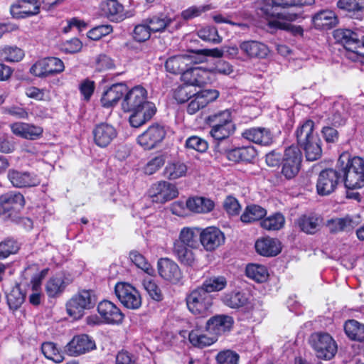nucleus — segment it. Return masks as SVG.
<instances>
[{"mask_svg":"<svg viewBox=\"0 0 364 364\" xmlns=\"http://www.w3.org/2000/svg\"><path fill=\"white\" fill-rule=\"evenodd\" d=\"M314 0H263L260 10L267 17L275 18L272 24L282 29H288L289 25L281 22L296 21L301 15V7L311 4Z\"/></svg>","mask_w":364,"mask_h":364,"instance_id":"f257e3e1","label":"nucleus"},{"mask_svg":"<svg viewBox=\"0 0 364 364\" xmlns=\"http://www.w3.org/2000/svg\"><path fill=\"white\" fill-rule=\"evenodd\" d=\"M337 166L343 173L344 183L349 189L360 188L364 186V159L359 156L350 157L349 153L341 154Z\"/></svg>","mask_w":364,"mask_h":364,"instance_id":"f03ea898","label":"nucleus"},{"mask_svg":"<svg viewBox=\"0 0 364 364\" xmlns=\"http://www.w3.org/2000/svg\"><path fill=\"white\" fill-rule=\"evenodd\" d=\"M205 123L211 128L210 134L215 140H223L234 132L231 112L228 109L210 114L205 117Z\"/></svg>","mask_w":364,"mask_h":364,"instance_id":"7ed1b4c3","label":"nucleus"},{"mask_svg":"<svg viewBox=\"0 0 364 364\" xmlns=\"http://www.w3.org/2000/svg\"><path fill=\"white\" fill-rule=\"evenodd\" d=\"M298 143L304 147L307 161H314L318 158V135L314 132V122L306 121L296 131Z\"/></svg>","mask_w":364,"mask_h":364,"instance_id":"20e7f679","label":"nucleus"},{"mask_svg":"<svg viewBox=\"0 0 364 364\" xmlns=\"http://www.w3.org/2000/svg\"><path fill=\"white\" fill-rule=\"evenodd\" d=\"M97 300V295L93 290H80L66 303L67 313L70 317L79 319L82 317L85 310L95 307Z\"/></svg>","mask_w":364,"mask_h":364,"instance_id":"39448f33","label":"nucleus"},{"mask_svg":"<svg viewBox=\"0 0 364 364\" xmlns=\"http://www.w3.org/2000/svg\"><path fill=\"white\" fill-rule=\"evenodd\" d=\"M188 309L198 317H206L212 312L213 297L200 287L191 291L186 296Z\"/></svg>","mask_w":364,"mask_h":364,"instance_id":"423d86ee","label":"nucleus"},{"mask_svg":"<svg viewBox=\"0 0 364 364\" xmlns=\"http://www.w3.org/2000/svg\"><path fill=\"white\" fill-rule=\"evenodd\" d=\"M336 42L341 44L347 51V57L353 60H358V54H364V47L358 34L350 29L338 28L333 33Z\"/></svg>","mask_w":364,"mask_h":364,"instance_id":"0eeeda50","label":"nucleus"},{"mask_svg":"<svg viewBox=\"0 0 364 364\" xmlns=\"http://www.w3.org/2000/svg\"><path fill=\"white\" fill-rule=\"evenodd\" d=\"M114 293L125 308L136 310L141 307L142 303L141 294L131 284L117 282L114 287Z\"/></svg>","mask_w":364,"mask_h":364,"instance_id":"6e6552de","label":"nucleus"},{"mask_svg":"<svg viewBox=\"0 0 364 364\" xmlns=\"http://www.w3.org/2000/svg\"><path fill=\"white\" fill-rule=\"evenodd\" d=\"M25 205L24 197L18 192H9L0 196V215L4 219L15 220L18 211Z\"/></svg>","mask_w":364,"mask_h":364,"instance_id":"1a4fd4ad","label":"nucleus"},{"mask_svg":"<svg viewBox=\"0 0 364 364\" xmlns=\"http://www.w3.org/2000/svg\"><path fill=\"white\" fill-rule=\"evenodd\" d=\"M302 154L296 146H290L285 149L282 158V173L287 179L295 177L301 168Z\"/></svg>","mask_w":364,"mask_h":364,"instance_id":"9d476101","label":"nucleus"},{"mask_svg":"<svg viewBox=\"0 0 364 364\" xmlns=\"http://www.w3.org/2000/svg\"><path fill=\"white\" fill-rule=\"evenodd\" d=\"M149 193L152 201L158 203H165L171 200L177 198L179 193L175 184L165 181L154 183Z\"/></svg>","mask_w":364,"mask_h":364,"instance_id":"9b49d317","label":"nucleus"},{"mask_svg":"<svg viewBox=\"0 0 364 364\" xmlns=\"http://www.w3.org/2000/svg\"><path fill=\"white\" fill-rule=\"evenodd\" d=\"M166 132L164 127L154 124L137 137L138 144L144 149L151 150L157 147L164 139Z\"/></svg>","mask_w":364,"mask_h":364,"instance_id":"f8f14e48","label":"nucleus"},{"mask_svg":"<svg viewBox=\"0 0 364 364\" xmlns=\"http://www.w3.org/2000/svg\"><path fill=\"white\" fill-rule=\"evenodd\" d=\"M63 62L55 57H49L37 61L30 69L31 73L37 77H47L64 70Z\"/></svg>","mask_w":364,"mask_h":364,"instance_id":"ddd939ff","label":"nucleus"},{"mask_svg":"<svg viewBox=\"0 0 364 364\" xmlns=\"http://www.w3.org/2000/svg\"><path fill=\"white\" fill-rule=\"evenodd\" d=\"M97 310L105 324L119 325L122 323L124 314L113 302L103 300L98 303Z\"/></svg>","mask_w":364,"mask_h":364,"instance_id":"4468645a","label":"nucleus"},{"mask_svg":"<svg viewBox=\"0 0 364 364\" xmlns=\"http://www.w3.org/2000/svg\"><path fill=\"white\" fill-rule=\"evenodd\" d=\"M96 348L94 339L87 334L75 336L66 345L65 351L69 355L79 356Z\"/></svg>","mask_w":364,"mask_h":364,"instance_id":"2eb2a0df","label":"nucleus"},{"mask_svg":"<svg viewBox=\"0 0 364 364\" xmlns=\"http://www.w3.org/2000/svg\"><path fill=\"white\" fill-rule=\"evenodd\" d=\"M146 103H151L147 101V92L142 86L138 85L127 92L123 99L122 107L124 112L139 109L145 106Z\"/></svg>","mask_w":364,"mask_h":364,"instance_id":"dca6fc26","label":"nucleus"},{"mask_svg":"<svg viewBox=\"0 0 364 364\" xmlns=\"http://www.w3.org/2000/svg\"><path fill=\"white\" fill-rule=\"evenodd\" d=\"M234 319L232 316L225 314H218L210 318L205 325L206 331L217 338L229 333L232 328Z\"/></svg>","mask_w":364,"mask_h":364,"instance_id":"f3484780","label":"nucleus"},{"mask_svg":"<svg viewBox=\"0 0 364 364\" xmlns=\"http://www.w3.org/2000/svg\"><path fill=\"white\" fill-rule=\"evenodd\" d=\"M219 96L216 90H203L196 92L190 100L187 106V112L189 114H194L200 109L204 108L210 102L215 100Z\"/></svg>","mask_w":364,"mask_h":364,"instance_id":"a211bd4d","label":"nucleus"},{"mask_svg":"<svg viewBox=\"0 0 364 364\" xmlns=\"http://www.w3.org/2000/svg\"><path fill=\"white\" fill-rule=\"evenodd\" d=\"M92 135L97 146L106 147L117 137V132L112 124L102 122L94 127Z\"/></svg>","mask_w":364,"mask_h":364,"instance_id":"6ab92c4d","label":"nucleus"},{"mask_svg":"<svg viewBox=\"0 0 364 364\" xmlns=\"http://www.w3.org/2000/svg\"><path fill=\"white\" fill-rule=\"evenodd\" d=\"M159 275L172 284H178L182 279V272L178 265L171 259L162 258L158 262Z\"/></svg>","mask_w":364,"mask_h":364,"instance_id":"aec40b11","label":"nucleus"},{"mask_svg":"<svg viewBox=\"0 0 364 364\" xmlns=\"http://www.w3.org/2000/svg\"><path fill=\"white\" fill-rule=\"evenodd\" d=\"M255 247L259 255L272 257L282 252V245L277 238L262 237L256 240Z\"/></svg>","mask_w":364,"mask_h":364,"instance_id":"412c9836","label":"nucleus"},{"mask_svg":"<svg viewBox=\"0 0 364 364\" xmlns=\"http://www.w3.org/2000/svg\"><path fill=\"white\" fill-rule=\"evenodd\" d=\"M10 11L14 18H26L38 14L39 5L36 0H18L11 6Z\"/></svg>","mask_w":364,"mask_h":364,"instance_id":"4be33fe9","label":"nucleus"},{"mask_svg":"<svg viewBox=\"0 0 364 364\" xmlns=\"http://www.w3.org/2000/svg\"><path fill=\"white\" fill-rule=\"evenodd\" d=\"M200 242L205 250L213 251L225 242V235L220 229H203Z\"/></svg>","mask_w":364,"mask_h":364,"instance_id":"5701e85b","label":"nucleus"},{"mask_svg":"<svg viewBox=\"0 0 364 364\" xmlns=\"http://www.w3.org/2000/svg\"><path fill=\"white\" fill-rule=\"evenodd\" d=\"M129 112H132L129 117V123L132 127L138 128L149 121L156 112L154 103H146L145 106Z\"/></svg>","mask_w":364,"mask_h":364,"instance_id":"b1692460","label":"nucleus"},{"mask_svg":"<svg viewBox=\"0 0 364 364\" xmlns=\"http://www.w3.org/2000/svg\"><path fill=\"white\" fill-rule=\"evenodd\" d=\"M11 129L14 134L29 140L39 139L43 132V129L41 127L24 122L12 124Z\"/></svg>","mask_w":364,"mask_h":364,"instance_id":"393cba45","label":"nucleus"},{"mask_svg":"<svg viewBox=\"0 0 364 364\" xmlns=\"http://www.w3.org/2000/svg\"><path fill=\"white\" fill-rule=\"evenodd\" d=\"M242 136L253 143L269 146L273 142V136L270 130L265 127H252L245 130Z\"/></svg>","mask_w":364,"mask_h":364,"instance_id":"a878e982","label":"nucleus"},{"mask_svg":"<svg viewBox=\"0 0 364 364\" xmlns=\"http://www.w3.org/2000/svg\"><path fill=\"white\" fill-rule=\"evenodd\" d=\"M8 178L16 188L36 186L40 183L39 179L35 174L26 171L10 170L8 173Z\"/></svg>","mask_w":364,"mask_h":364,"instance_id":"bb28decb","label":"nucleus"},{"mask_svg":"<svg viewBox=\"0 0 364 364\" xmlns=\"http://www.w3.org/2000/svg\"><path fill=\"white\" fill-rule=\"evenodd\" d=\"M127 87L123 83L112 85L104 91L101 97V103L104 107L109 108L117 105L127 92Z\"/></svg>","mask_w":364,"mask_h":364,"instance_id":"cd10ccee","label":"nucleus"},{"mask_svg":"<svg viewBox=\"0 0 364 364\" xmlns=\"http://www.w3.org/2000/svg\"><path fill=\"white\" fill-rule=\"evenodd\" d=\"M241 51L250 58H264L268 55V47L257 41H247L240 43Z\"/></svg>","mask_w":364,"mask_h":364,"instance_id":"c85d7f7f","label":"nucleus"},{"mask_svg":"<svg viewBox=\"0 0 364 364\" xmlns=\"http://www.w3.org/2000/svg\"><path fill=\"white\" fill-rule=\"evenodd\" d=\"M339 175L333 168H327L320 172V195H329L336 189Z\"/></svg>","mask_w":364,"mask_h":364,"instance_id":"c756f323","label":"nucleus"},{"mask_svg":"<svg viewBox=\"0 0 364 364\" xmlns=\"http://www.w3.org/2000/svg\"><path fill=\"white\" fill-rule=\"evenodd\" d=\"M193 60L189 55H178L168 58L165 63V68L167 72L174 74H181L188 69V66L192 64Z\"/></svg>","mask_w":364,"mask_h":364,"instance_id":"7c9ffc66","label":"nucleus"},{"mask_svg":"<svg viewBox=\"0 0 364 364\" xmlns=\"http://www.w3.org/2000/svg\"><path fill=\"white\" fill-rule=\"evenodd\" d=\"M101 8L105 15L112 21L120 22L127 17L123 5L117 0H107L102 3Z\"/></svg>","mask_w":364,"mask_h":364,"instance_id":"2f4dec72","label":"nucleus"},{"mask_svg":"<svg viewBox=\"0 0 364 364\" xmlns=\"http://www.w3.org/2000/svg\"><path fill=\"white\" fill-rule=\"evenodd\" d=\"M223 303L231 309L249 308V297L242 291H231L223 294Z\"/></svg>","mask_w":364,"mask_h":364,"instance_id":"473e14b6","label":"nucleus"},{"mask_svg":"<svg viewBox=\"0 0 364 364\" xmlns=\"http://www.w3.org/2000/svg\"><path fill=\"white\" fill-rule=\"evenodd\" d=\"M205 71L200 70L198 67H193L192 64L188 66V69L183 71L181 80L185 85H190L192 87H201L205 83L203 75Z\"/></svg>","mask_w":364,"mask_h":364,"instance_id":"72a5a7b5","label":"nucleus"},{"mask_svg":"<svg viewBox=\"0 0 364 364\" xmlns=\"http://www.w3.org/2000/svg\"><path fill=\"white\" fill-rule=\"evenodd\" d=\"M338 346L328 333H320V359L331 360L337 353Z\"/></svg>","mask_w":364,"mask_h":364,"instance_id":"f704fd0d","label":"nucleus"},{"mask_svg":"<svg viewBox=\"0 0 364 364\" xmlns=\"http://www.w3.org/2000/svg\"><path fill=\"white\" fill-rule=\"evenodd\" d=\"M343 328L346 336L350 340L364 341V323L355 319H349L344 323Z\"/></svg>","mask_w":364,"mask_h":364,"instance_id":"c9c22d12","label":"nucleus"},{"mask_svg":"<svg viewBox=\"0 0 364 364\" xmlns=\"http://www.w3.org/2000/svg\"><path fill=\"white\" fill-rule=\"evenodd\" d=\"M174 20L168 16L161 14L146 18V22L152 33H162L168 29Z\"/></svg>","mask_w":364,"mask_h":364,"instance_id":"e433bc0d","label":"nucleus"},{"mask_svg":"<svg viewBox=\"0 0 364 364\" xmlns=\"http://www.w3.org/2000/svg\"><path fill=\"white\" fill-rule=\"evenodd\" d=\"M267 213L265 208L257 204H250L245 207L240 216L244 223H251L263 219Z\"/></svg>","mask_w":364,"mask_h":364,"instance_id":"4c0bfd02","label":"nucleus"},{"mask_svg":"<svg viewBox=\"0 0 364 364\" xmlns=\"http://www.w3.org/2000/svg\"><path fill=\"white\" fill-rule=\"evenodd\" d=\"M188 210L196 213H206L214 208V203L203 197H193L189 198L186 203Z\"/></svg>","mask_w":364,"mask_h":364,"instance_id":"58836bf2","label":"nucleus"},{"mask_svg":"<svg viewBox=\"0 0 364 364\" xmlns=\"http://www.w3.org/2000/svg\"><path fill=\"white\" fill-rule=\"evenodd\" d=\"M187 166L181 161H174L168 162L165 166L163 175L168 180H176L186 175Z\"/></svg>","mask_w":364,"mask_h":364,"instance_id":"ea45409f","label":"nucleus"},{"mask_svg":"<svg viewBox=\"0 0 364 364\" xmlns=\"http://www.w3.org/2000/svg\"><path fill=\"white\" fill-rule=\"evenodd\" d=\"M246 275L257 283H263L269 278V272L266 266L259 264H249L245 269Z\"/></svg>","mask_w":364,"mask_h":364,"instance_id":"a19ab883","label":"nucleus"},{"mask_svg":"<svg viewBox=\"0 0 364 364\" xmlns=\"http://www.w3.org/2000/svg\"><path fill=\"white\" fill-rule=\"evenodd\" d=\"M174 253L178 261L183 265L193 267L196 258L193 252L178 242L174 243Z\"/></svg>","mask_w":364,"mask_h":364,"instance_id":"79ce46f5","label":"nucleus"},{"mask_svg":"<svg viewBox=\"0 0 364 364\" xmlns=\"http://www.w3.org/2000/svg\"><path fill=\"white\" fill-rule=\"evenodd\" d=\"M68 282L63 275L50 278L46 284V291L49 297H55L60 294Z\"/></svg>","mask_w":364,"mask_h":364,"instance_id":"37998d69","label":"nucleus"},{"mask_svg":"<svg viewBox=\"0 0 364 364\" xmlns=\"http://www.w3.org/2000/svg\"><path fill=\"white\" fill-rule=\"evenodd\" d=\"M190 343L198 348H204L214 343L217 338L212 336H208L203 333L199 329L192 330L188 335Z\"/></svg>","mask_w":364,"mask_h":364,"instance_id":"c03bdc74","label":"nucleus"},{"mask_svg":"<svg viewBox=\"0 0 364 364\" xmlns=\"http://www.w3.org/2000/svg\"><path fill=\"white\" fill-rule=\"evenodd\" d=\"M227 286L226 278L223 276H213L207 278L203 283L200 289H203L208 294L220 291Z\"/></svg>","mask_w":364,"mask_h":364,"instance_id":"a18cd8bd","label":"nucleus"},{"mask_svg":"<svg viewBox=\"0 0 364 364\" xmlns=\"http://www.w3.org/2000/svg\"><path fill=\"white\" fill-rule=\"evenodd\" d=\"M198 230V229H196ZM195 229H182L180 234V240L178 241L181 244L191 248L197 247L199 245L200 235L199 232L194 231Z\"/></svg>","mask_w":364,"mask_h":364,"instance_id":"49530a36","label":"nucleus"},{"mask_svg":"<svg viewBox=\"0 0 364 364\" xmlns=\"http://www.w3.org/2000/svg\"><path fill=\"white\" fill-rule=\"evenodd\" d=\"M20 248L19 242L12 238L7 237L0 242V259H4L11 255L17 253Z\"/></svg>","mask_w":364,"mask_h":364,"instance_id":"de8ad7c7","label":"nucleus"},{"mask_svg":"<svg viewBox=\"0 0 364 364\" xmlns=\"http://www.w3.org/2000/svg\"><path fill=\"white\" fill-rule=\"evenodd\" d=\"M198 36L204 41L213 44H219L222 42L223 38L219 36L216 28L206 26L199 29L197 32Z\"/></svg>","mask_w":364,"mask_h":364,"instance_id":"09e8293b","label":"nucleus"},{"mask_svg":"<svg viewBox=\"0 0 364 364\" xmlns=\"http://www.w3.org/2000/svg\"><path fill=\"white\" fill-rule=\"evenodd\" d=\"M129 259L138 268L143 270L149 275L154 273V269L151 264L146 260L144 255L139 252L133 250L129 253Z\"/></svg>","mask_w":364,"mask_h":364,"instance_id":"8fccbe9b","label":"nucleus"},{"mask_svg":"<svg viewBox=\"0 0 364 364\" xmlns=\"http://www.w3.org/2000/svg\"><path fill=\"white\" fill-rule=\"evenodd\" d=\"M142 286L152 299L156 301H160L163 299L161 290L153 279L149 277L144 278L142 281Z\"/></svg>","mask_w":364,"mask_h":364,"instance_id":"3c124183","label":"nucleus"},{"mask_svg":"<svg viewBox=\"0 0 364 364\" xmlns=\"http://www.w3.org/2000/svg\"><path fill=\"white\" fill-rule=\"evenodd\" d=\"M41 351L47 359L55 363H60L63 360V355L52 342L43 343L41 346Z\"/></svg>","mask_w":364,"mask_h":364,"instance_id":"603ef678","label":"nucleus"},{"mask_svg":"<svg viewBox=\"0 0 364 364\" xmlns=\"http://www.w3.org/2000/svg\"><path fill=\"white\" fill-rule=\"evenodd\" d=\"M7 303L11 309L16 310L24 301L25 296L18 287L12 289L7 295Z\"/></svg>","mask_w":364,"mask_h":364,"instance_id":"864d4df0","label":"nucleus"},{"mask_svg":"<svg viewBox=\"0 0 364 364\" xmlns=\"http://www.w3.org/2000/svg\"><path fill=\"white\" fill-rule=\"evenodd\" d=\"M338 23V18L336 13L332 10L320 11V23L323 28L330 29L336 26Z\"/></svg>","mask_w":364,"mask_h":364,"instance_id":"5fc2aeb1","label":"nucleus"},{"mask_svg":"<svg viewBox=\"0 0 364 364\" xmlns=\"http://www.w3.org/2000/svg\"><path fill=\"white\" fill-rule=\"evenodd\" d=\"M193 87L190 85H183L178 87L174 92V98L179 103H184L191 100L196 94Z\"/></svg>","mask_w":364,"mask_h":364,"instance_id":"6e6d98bb","label":"nucleus"},{"mask_svg":"<svg viewBox=\"0 0 364 364\" xmlns=\"http://www.w3.org/2000/svg\"><path fill=\"white\" fill-rule=\"evenodd\" d=\"M1 54L4 60L9 62H18L24 56L23 51L16 46L5 47L2 50Z\"/></svg>","mask_w":364,"mask_h":364,"instance_id":"4d7b16f0","label":"nucleus"},{"mask_svg":"<svg viewBox=\"0 0 364 364\" xmlns=\"http://www.w3.org/2000/svg\"><path fill=\"white\" fill-rule=\"evenodd\" d=\"M151 33L146 19H144L141 23L135 26L133 37L138 42H144L149 39Z\"/></svg>","mask_w":364,"mask_h":364,"instance_id":"13d9d810","label":"nucleus"},{"mask_svg":"<svg viewBox=\"0 0 364 364\" xmlns=\"http://www.w3.org/2000/svg\"><path fill=\"white\" fill-rule=\"evenodd\" d=\"M239 358V355L231 350H222L216 356L218 364H238Z\"/></svg>","mask_w":364,"mask_h":364,"instance_id":"bf43d9fd","label":"nucleus"},{"mask_svg":"<svg viewBox=\"0 0 364 364\" xmlns=\"http://www.w3.org/2000/svg\"><path fill=\"white\" fill-rule=\"evenodd\" d=\"M337 6L349 12H355L364 9V0H339Z\"/></svg>","mask_w":364,"mask_h":364,"instance_id":"052dcab7","label":"nucleus"},{"mask_svg":"<svg viewBox=\"0 0 364 364\" xmlns=\"http://www.w3.org/2000/svg\"><path fill=\"white\" fill-rule=\"evenodd\" d=\"M284 223V216L281 213H275L264 219L261 225L262 228H283Z\"/></svg>","mask_w":364,"mask_h":364,"instance_id":"680f3d73","label":"nucleus"},{"mask_svg":"<svg viewBox=\"0 0 364 364\" xmlns=\"http://www.w3.org/2000/svg\"><path fill=\"white\" fill-rule=\"evenodd\" d=\"M186 146L199 152H205L208 148V144L205 139L197 136H192L186 139Z\"/></svg>","mask_w":364,"mask_h":364,"instance_id":"e2e57ef3","label":"nucleus"},{"mask_svg":"<svg viewBox=\"0 0 364 364\" xmlns=\"http://www.w3.org/2000/svg\"><path fill=\"white\" fill-rule=\"evenodd\" d=\"M112 26L109 24L100 25L90 30L87 37L94 41H98L112 32Z\"/></svg>","mask_w":364,"mask_h":364,"instance_id":"0e129e2a","label":"nucleus"},{"mask_svg":"<svg viewBox=\"0 0 364 364\" xmlns=\"http://www.w3.org/2000/svg\"><path fill=\"white\" fill-rule=\"evenodd\" d=\"M223 208L229 215H239L241 205L239 201L233 196H228L223 202Z\"/></svg>","mask_w":364,"mask_h":364,"instance_id":"69168bd1","label":"nucleus"},{"mask_svg":"<svg viewBox=\"0 0 364 364\" xmlns=\"http://www.w3.org/2000/svg\"><path fill=\"white\" fill-rule=\"evenodd\" d=\"M165 163L163 156H158L150 160L145 166L144 171L147 175H152L157 171Z\"/></svg>","mask_w":364,"mask_h":364,"instance_id":"338daca9","label":"nucleus"},{"mask_svg":"<svg viewBox=\"0 0 364 364\" xmlns=\"http://www.w3.org/2000/svg\"><path fill=\"white\" fill-rule=\"evenodd\" d=\"M205 11V6H193L183 11L181 15L183 19L189 21L200 16Z\"/></svg>","mask_w":364,"mask_h":364,"instance_id":"774afa93","label":"nucleus"}]
</instances>
